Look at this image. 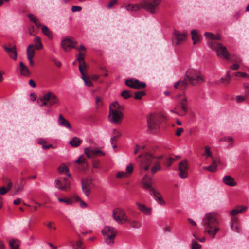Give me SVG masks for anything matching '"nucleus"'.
I'll return each mask as SVG.
<instances>
[{
  "label": "nucleus",
  "instance_id": "f257e3e1",
  "mask_svg": "<svg viewBox=\"0 0 249 249\" xmlns=\"http://www.w3.org/2000/svg\"><path fill=\"white\" fill-rule=\"evenodd\" d=\"M163 155L156 156L151 152H143L137 158L140 170L142 173L150 172L154 175L161 169V160Z\"/></svg>",
  "mask_w": 249,
  "mask_h": 249
},
{
  "label": "nucleus",
  "instance_id": "f03ea898",
  "mask_svg": "<svg viewBox=\"0 0 249 249\" xmlns=\"http://www.w3.org/2000/svg\"><path fill=\"white\" fill-rule=\"evenodd\" d=\"M204 81V76L198 71L189 69L185 74L183 80L178 81L175 83L174 87L176 89L184 90L188 84L195 85L200 84Z\"/></svg>",
  "mask_w": 249,
  "mask_h": 249
},
{
  "label": "nucleus",
  "instance_id": "7ed1b4c3",
  "mask_svg": "<svg viewBox=\"0 0 249 249\" xmlns=\"http://www.w3.org/2000/svg\"><path fill=\"white\" fill-rule=\"evenodd\" d=\"M202 225L204 232L207 233L212 238H214L219 231V220L216 213L211 212L206 213L202 219Z\"/></svg>",
  "mask_w": 249,
  "mask_h": 249
},
{
  "label": "nucleus",
  "instance_id": "20e7f679",
  "mask_svg": "<svg viewBox=\"0 0 249 249\" xmlns=\"http://www.w3.org/2000/svg\"><path fill=\"white\" fill-rule=\"evenodd\" d=\"M160 0H141L140 5L129 4L126 6L127 10L137 11L142 8L151 13H155Z\"/></svg>",
  "mask_w": 249,
  "mask_h": 249
},
{
  "label": "nucleus",
  "instance_id": "39448f33",
  "mask_svg": "<svg viewBox=\"0 0 249 249\" xmlns=\"http://www.w3.org/2000/svg\"><path fill=\"white\" fill-rule=\"evenodd\" d=\"M124 107L119 104L117 102L112 103L109 107V120L115 124H119L123 119L122 111Z\"/></svg>",
  "mask_w": 249,
  "mask_h": 249
},
{
  "label": "nucleus",
  "instance_id": "423d86ee",
  "mask_svg": "<svg viewBox=\"0 0 249 249\" xmlns=\"http://www.w3.org/2000/svg\"><path fill=\"white\" fill-rule=\"evenodd\" d=\"M151 178L146 176L143 178V187L144 189L148 190L150 194L152 196L155 201L160 205H165V202L163 199L161 193L156 191L152 187V183L150 181Z\"/></svg>",
  "mask_w": 249,
  "mask_h": 249
},
{
  "label": "nucleus",
  "instance_id": "0eeeda50",
  "mask_svg": "<svg viewBox=\"0 0 249 249\" xmlns=\"http://www.w3.org/2000/svg\"><path fill=\"white\" fill-rule=\"evenodd\" d=\"M177 99L178 101V104L174 109L172 110L171 111L180 116H184L188 111V100L185 95L184 92H183L182 94L178 95L177 96Z\"/></svg>",
  "mask_w": 249,
  "mask_h": 249
},
{
  "label": "nucleus",
  "instance_id": "6e6552de",
  "mask_svg": "<svg viewBox=\"0 0 249 249\" xmlns=\"http://www.w3.org/2000/svg\"><path fill=\"white\" fill-rule=\"evenodd\" d=\"M164 116L160 114L150 115L147 118L148 128L151 131H156L160 127V124Z\"/></svg>",
  "mask_w": 249,
  "mask_h": 249
},
{
  "label": "nucleus",
  "instance_id": "1a4fd4ad",
  "mask_svg": "<svg viewBox=\"0 0 249 249\" xmlns=\"http://www.w3.org/2000/svg\"><path fill=\"white\" fill-rule=\"evenodd\" d=\"M73 178L71 176V178L68 176L61 177L55 180V187L62 191H68L70 190L71 181Z\"/></svg>",
  "mask_w": 249,
  "mask_h": 249
},
{
  "label": "nucleus",
  "instance_id": "9d476101",
  "mask_svg": "<svg viewBox=\"0 0 249 249\" xmlns=\"http://www.w3.org/2000/svg\"><path fill=\"white\" fill-rule=\"evenodd\" d=\"M209 46L216 52L217 56L222 57L226 59H229V52L226 47L222 44L216 41H212L209 43Z\"/></svg>",
  "mask_w": 249,
  "mask_h": 249
},
{
  "label": "nucleus",
  "instance_id": "9b49d317",
  "mask_svg": "<svg viewBox=\"0 0 249 249\" xmlns=\"http://www.w3.org/2000/svg\"><path fill=\"white\" fill-rule=\"evenodd\" d=\"M116 232V230L111 226H106L103 229L102 233L105 237V240L107 244H112L114 243Z\"/></svg>",
  "mask_w": 249,
  "mask_h": 249
},
{
  "label": "nucleus",
  "instance_id": "f8f14e48",
  "mask_svg": "<svg viewBox=\"0 0 249 249\" xmlns=\"http://www.w3.org/2000/svg\"><path fill=\"white\" fill-rule=\"evenodd\" d=\"M112 216L115 221L121 224L125 223L129 217L127 216L125 211L121 208H117L113 210Z\"/></svg>",
  "mask_w": 249,
  "mask_h": 249
},
{
  "label": "nucleus",
  "instance_id": "ddd939ff",
  "mask_svg": "<svg viewBox=\"0 0 249 249\" xmlns=\"http://www.w3.org/2000/svg\"><path fill=\"white\" fill-rule=\"evenodd\" d=\"M188 33L186 32H181L175 30L174 32L173 36V43L178 45L186 41Z\"/></svg>",
  "mask_w": 249,
  "mask_h": 249
},
{
  "label": "nucleus",
  "instance_id": "4468645a",
  "mask_svg": "<svg viewBox=\"0 0 249 249\" xmlns=\"http://www.w3.org/2000/svg\"><path fill=\"white\" fill-rule=\"evenodd\" d=\"M84 153L88 158H94L105 155V153L99 149L97 148H94L91 147L85 148Z\"/></svg>",
  "mask_w": 249,
  "mask_h": 249
},
{
  "label": "nucleus",
  "instance_id": "2eb2a0df",
  "mask_svg": "<svg viewBox=\"0 0 249 249\" xmlns=\"http://www.w3.org/2000/svg\"><path fill=\"white\" fill-rule=\"evenodd\" d=\"M81 183L83 192L86 196H89L90 193L91 189L94 185L92 179L89 178H83L81 181Z\"/></svg>",
  "mask_w": 249,
  "mask_h": 249
},
{
  "label": "nucleus",
  "instance_id": "dca6fc26",
  "mask_svg": "<svg viewBox=\"0 0 249 249\" xmlns=\"http://www.w3.org/2000/svg\"><path fill=\"white\" fill-rule=\"evenodd\" d=\"M44 99L47 100L49 106L58 105L59 103L58 98L52 92H48L44 94Z\"/></svg>",
  "mask_w": 249,
  "mask_h": 249
},
{
  "label": "nucleus",
  "instance_id": "f3484780",
  "mask_svg": "<svg viewBox=\"0 0 249 249\" xmlns=\"http://www.w3.org/2000/svg\"><path fill=\"white\" fill-rule=\"evenodd\" d=\"M247 210V207L242 205H237L229 211V215L231 218H238V214L243 213Z\"/></svg>",
  "mask_w": 249,
  "mask_h": 249
},
{
  "label": "nucleus",
  "instance_id": "a211bd4d",
  "mask_svg": "<svg viewBox=\"0 0 249 249\" xmlns=\"http://www.w3.org/2000/svg\"><path fill=\"white\" fill-rule=\"evenodd\" d=\"M188 164L186 160L181 161L179 164V176L185 178L188 176Z\"/></svg>",
  "mask_w": 249,
  "mask_h": 249
},
{
  "label": "nucleus",
  "instance_id": "6ab92c4d",
  "mask_svg": "<svg viewBox=\"0 0 249 249\" xmlns=\"http://www.w3.org/2000/svg\"><path fill=\"white\" fill-rule=\"evenodd\" d=\"M125 84L129 87L134 89L144 88L146 84L144 82H140L138 80L127 79L125 81Z\"/></svg>",
  "mask_w": 249,
  "mask_h": 249
},
{
  "label": "nucleus",
  "instance_id": "aec40b11",
  "mask_svg": "<svg viewBox=\"0 0 249 249\" xmlns=\"http://www.w3.org/2000/svg\"><path fill=\"white\" fill-rule=\"evenodd\" d=\"M76 42L72 41L70 38L66 37L61 41V46L65 51H68L69 49L76 48Z\"/></svg>",
  "mask_w": 249,
  "mask_h": 249
},
{
  "label": "nucleus",
  "instance_id": "412c9836",
  "mask_svg": "<svg viewBox=\"0 0 249 249\" xmlns=\"http://www.w3.org/2000/svg\"><path fill=\"white\" fill-rule=\"evenodd\" d=\"M230 227L232 231L236 232L239 233L241 231V228L239 218L231 217Z\"/></svg>",
  "mask_w": 249,
  "mask_h": 249
},
{
  "label": "nucleus",
  "instance_id": "4be33fe9",
  "mask_svg": "<svg viewBox=\"0 0 249 249\" xmlns=\"http://www.w3.org/2000/svg\"><path fill=\"white\" fill-rule=\"evenodd\" d=\"M3 48L11 58L15 60L17 59L16 47H9L6 44H4Z\"/></svg>",
  "mask_w": 249,
  "mask_h": 249
},
{
  "label": "nucleus",
  "instance_id": "5701e85b",
  "mask_svg": "<svg viewBox=\"0 0 249 249\" xmlns=\"http://www.w3.org/2000/svg\"><path fill=\"white\" fill-rule=\"evenodd\" d=\"M211 159L212 160V164L209 166L204 167L203 169L211 172H214L217 170V163L219 162V160L218 158L214 157Z\"/></svg>",
  "mask_w": 249,
  "mask_h": 249
},
{
  "label": "nucleus",
  "instance_id": "b1692460",
  "mask_svg": "<svg viewBox=\"0 0 249 249\" xmlns=\"http://www.w3.org/2000/svg\"><path fill=\"white\" fill-rule=\"evenodd\" d=\"M136 204L137 206L138 209L144 214L146 215H150L151 214V208L148 207L146 206L145 205L141 204L138 202L136 203Z\"/></svg>",
  "mask_w": 249,
  "mask_h": 249
},
{
  "label": "nucleus",
  "instance_id": "393cba45",
  "mask_svg": "<svg viewBox=\"0 0 249 249\" xmlns=\"http://www.w3.org/2000/svg\"><path fill=\"white\" fill-rule=\"evenodd\" d=\"M85 55V53H83L82 51H79V54L77 57V60L78 61L79 65V69H87V66L84 61V56Z\"/></svg>",
  "mask_w": 249,
  "mask_h": 249
},
{
  "label": "nucleus",
  "instance_id": "a878e982",
  "mask_svg": "<svg viewBox=\"0 0 249 249\" xmlns=\"http://www.w3.org/2000/svg\"><path fill=\"white\" fill-rule=\"evenodd\" d=\"M58 122V124L60 126L65 127L70 129H71V124L68 120L65 119L62 114H59Z\"/></svg>",
  "mask_w": 249,
  "mask_h": 249
},
{
  "label": "nucleus",
  "instance_id": "bb28decb",
  "mask_svg": "<svg viewBox=\"0 0 249 249\" xmlns=\"http://www.w3.org/2000/svg\"><path fill=\"white\" fill-rule=\"evenodd\" d=\"M86 69H83L79 70V71L81 74V78L84 81L85 84L88 87H91L93 85L92 82L90 79V78L88 76H87L85 73V71Z\"/></svg>",
  "mask_w": 249,
  "mask_h": 249
},
{
  "label": "nucleus",
  "instance_id": "cd10ccee",
  "mask_svg": "<svg viewBox=\"0 0 249 249\" xmlns=\"http://www.w3.org/2000/svg\"><path fill=\"white\" fill-rule=\"evenodd\" d=\"M125 223H128L132 228L138 229L141 227V223L136 219L128 217Z\"/></svg>",
  "mask_w": 249,
  "mask_h": 249
},
{
  "label": "nucleus",
  "instance_id": "c85d7f7f",
  "mask_svg": "<svg viewBox=\"0 0 249 249\" xmlns=\"http://www.w3.org/2000/svg\"><path fill=\"white\" fill-rule=\"evenodd\" d=\"M223 181L225 184L230 186H234L236 184L234 179L231 176L228 175L223 177Z\"/></svg>",
  "mask_w": 249,
  "mask_h": 249
},
{
  "label": "nucleus",
  "instance_id": "c756f323",
  "mask_svg": "<svg viewBox=\"0 0 249 249\" xmlns=\"http://www.w3.org/2000/svg\"><path fill=\"white\" fill-rule=\"evenodd\" d=\"M191 33L192 35V39L194 45L200 41L201 37L198 34L197 30L195 29L191 31Z\"/></svg>",
  "mask_w": 249,
  "mask_h": 249
},
{
  "label": "nucleus",
  "instance_id": "7c9ffc66",
  "mask_svg": "<svg viewBox=\"0 0 249 249\" xmlns=\"http://www.w3.org/2000/svg\"><path fill=\"white\" fill-rule=\"evenodd\" d=\"M231 79V76L230 74V72L227 71L226 77L221 78L219 81L216 82V83L217 84L222 83L224 85L226 86L230 83Z\"/></svg>",
  "mask_w": 249,
  "mask_h": 249
},
{
  "label": "nucleus",
  "instance_id": "2f4dec72",
  "mask_svg": "<svg viewBox=\"0 0 249 249\" xmlns=\"http://www.w3.org/2000/svg\"><path fill=\"white\" fill-rule=\"evenodd\" d=\"M58 171L60 174L65 175L71 178V174L69 172L68 168L64 164L60 166L58 168Z\"/></svg>",
  "mask_w": 249,
  "mask_h": 249
},
{
  "label": "nucleus",
  "instance_id": "473e14b6",
  "mask_svg": "<svg viewBox=\"0 0 249 249\" xmlns=\"http://www.w3.org/2000/svg\"><path fill=\"white\" fill-rule=\"evenodd\" d=\"M35 48L34 44H30L27 49V57H31L34 58L35 53Z\"/></svg>",
  "mask_w": 249,
  "mask_h": 249
},
{
  "label": "nucleus",
  "instance_id": "72a5a7b5",
  "mask_svg": "<svg viewBox=\"0 0 249 249\" xmlns=\"http://www.w3.org/2000/svg\"><path fill=\"white\" fill-rule=\"evenodd\" d=\"M9 243L11 249H19V241L18 239H11L9 240Z\"/></svg>",
  "mask_w": 249,
  "mask_h": 249
},
{
  "label": "nucleus",
  "instance_id": "f704fd0d",
  "mask_svg": "<svg viewBox=\"0 0 249 249\" xmlns=\"http://www.w3.org/2000/svg\"><path fill=\"white\" fill-rule=\"evenodd\" d=\"M19 67L21 70V72L22 74L25 76H28L30 74V72L28 67L25 66L22 62L19 63Z\"/></svg>",
  "mask_w": 249,
  "mask_h": 249
},
{
  "label": "nucleus",
  "instance_id": "c9c22d12",
  "mask_svg": "<svg viewBox=\"0 0 249 249\" xmlns=\"http://www.w3.org/2000/svg\"><path fill=\"white\" fill-rule=\"evenodd\" d=\"M82 142V140L77 137H74L71 141L69 142V143L72 147H77Z\"/></svg>",
  "mask_w": 249,
  "mask_h": 249
},
{
  "label": "nucleus",
  "instance_id": "e433bc0d",
  "mask_svg": "<svg viewBox=\"0 0 249 249\" xmlns=\"http://www.w3.org/2000/svg\"><path fill=\"white\" fill-rule=\"evenodd\" d=\"M220 141H225L229 143L228 147H231L233 146L234 141L233 139L231 137H224L219 139Z\"/></svg>",
  "mask_w": 249,
  "mask_h": 249
},
{
  "label": "nucleus",
  "instance_id": "4c0bfd02",
  "mask_svg": "<svg viewBox=\"0 0 249 249\" xmlns=\"http://www.w3.org/2000/svg\"><path fill=\"white\" fill-rule=\"evenodd\" d=\"M8 181L7 188L5 187H0V195H3L5 194L12 187L11 182L7 180Z\"/></svg>",
  "mask_w": 249,
  "mask_h": 249
},
{
  "label": "nucleus",
  "instance_id": "58836bf2",
  "mask_svg": "<svg viewBox=\"0 0 249 249\" xmlns=\"http://www.w3.org/2000/svg\"><path fill=\"white\" fill-rule=\"evenodd\" d=\"M203 156H205L206 158H213V157L212 155V152L211 151L210 148L208 146L204 147V152L203 153Z\"/></svg>",
  "mask_w": 249,
  "mask_h": 249
},
{
  "label": "nucleus",
  "instance_id": "ea45409f",
  "mask_svg": "<svg viewBox=\"0 0 249 249\" xmlns=\"http://www.w3.org/2000/svg\"><path fill=\"white\" fill-rule=\"evenodd\" d=\"M35 47L37 50L41 49L43 47L42 44L41 42L40 38L38 36H36L34 39Z\"/></svg>",
  "mask_w": 249,
  "mask_h": 249
},
{
  "label": "nucleus",
  "instance_id": "a19ab883",
  "mask_svg": "<svg viewBox=\"0 0 249 249\" xmlns=\"http://www.w3.org/2000/svg\"><path fill=\"white\" fill-rule=\"evenodd\" d=\"M41 30L43 34L46 35L48 37L52 38V33L47 27L42 25Z\"/></svg>",
  "mask_w": 249,
  "mask_h": 249
},
{
  "label": "nucleus",
  "instance_id": "79ce46f5",
  "mask_svg": "<svg viewBox=\"0 0 249 249\" xmlns=\"http://www.w3.org/2000/svg\"><path fill=\"white\" fill-rule=\"evenodd\" d=\"M71 243L73 248L75 249H84V247L83 246V243L80 240L77 241L75 245H74L73 241L71 242Z\"/></svg>",
  "mask_w": 249,
  "mask_h": 249
},
{
  "label": "nucleus",
  "instance_id": "37998d69",
  "mask_svg": "<svg viewBox=\"0 0 249 249\" xmlns=\"http://www.w3.org/2000/svg\"><path fill=\"white\" fill-rule=\"evenodd\" d=\"M201 245L195 240H193L191 243V249H200Z\"/></svg>",
  "mask_w": 249,
  "mask_h": 249
},
{
  "label": "nucleus",
  "instance_id": "c03bdc74",
  "mask_svg": "<svg viewBox=\"0 0 249 249\" xmlns=\"http://www.w3.org/2000/svg\"><path fill=\"white\" fill-rule=\"evenodd\" d=\"M37 103L41 107L48 105L47 100L44 99V95L42 98L37 99Z\"/></svg>",
  "mask_w": 249,
  "mask_h": 249
},
{
  "label": "nucleus",
  "instance_id": "a18cd8bd",
  "mask_svg": "<svg viewBox=\"0 0 249 249\" xmlns=\"http://www.w3.org/2000/svg\"><path fill=\"white\" fill-rule=\"evenodd\" d=\"M58 200L60 202L65 203L67 205H72L73 201L71 199H67L64 198H58Z\"/></svg>",
  "mask_w": 249,
  "mask_h": 249
},
{
  "label": "nucleus",
  "instance_id": "49530a36",
  "mask_svg": "<svg viewBox=\"0 0 249 249\" xmlns=\"http://www.w3.org/2000/svg\"><path fill=\"white\" fill-rule=\"evenodd\" d=\"M145 95L144 91H141L135 93L134 98L136 99H141L142 97Z\"/></svg>",
  "mask_w": 249,
  "mask_h": 249
},
{
  "label": "nucleus",
  "instance_id": "de8ad7c7",
  "mask_svg": "<svg viewBox=\"0 0 249 249\" xmlns=\"http://www.w3.org/2000/svg\"><path fill=\"white\" fill-rule=\"evenodd\" d=\"M205 36H206V37L210 39L211 40L209 42V44L210 42H212V41H214V39L215 38V36L212 34V33H209V32H206L205 33Z\"/></svg>",
  "mask_w": 249,
  "mask_h": 249
},
{
  "label": "nucleus",
  "instance_id": "09e8293b",
  "mask_svg": "<svg viewBox=\"0 0 249 249\" xmlns=\"http://www.w3.org/2000/svg\"><path fill=\"white\" fill-rule=\"evenodd\" d=\"M46 226L50 229L55 231L56 229V227L55 226V223L54 222L50 221L48 222L46 224Z\"/></svg>",
  "mask_w": 249,
  "mask_h": 249
},
{
  "label": "nucleus",
  "instance_id": "8fccbe9b",
  "mask_svg": "<svg viewBox=\"0 0 249 249\" xmlns=\"http://www.w3.org/2000/svg\"><path fill=\"white\" fill-rule=\"evenodd\" d=\"M247 97L246 95L245 96H237L235 98V100L237 103H241L245 101Z\"/></svg>",
  "mask_w": 249,
  "mask_h": 249
},
{
  "label": "nucleus",
  "instance_id": "3c124183",
  "mask_svg": "<svg viewBox=\"0 0 249 249\" xmlns=\"http://www.w3.org/2000/svg\"><path fill=\"white\" fill-rule=\"evenodd\" d=\"M128 177V173H126V172L124 171L119 172L116 174V178H123Z\"/></svg>",
  "mask_w": 249,
  "mask_h": 249
},
{
  "label": "nucleus",
  "instance_id": "603ef678",
  "mask_svg": "<svg viewBox=\"0 0 249 249\" xmlns=\"http://www.w3.org/2000/svg\"><path fill=\"white\" fill-rule=\"evenodd\" d=\"M23 189V185L22 184L18 185L17 186H15L14 188V190L15 191V194H18L20 192H21Z\"/></svg>",
  "mask_w": 249,
  "mask_h": 249
},
{
  "label": "nucleus",
  "instance_id": "864d4df0",
  "mask_svg": "<svg viewBox=\"0 0 249 249\" xmlns=\"http://www.w3.org/2000/svg\"><path fill=\"white\" fill-rule=\"evenodd\" d=\"M126 173H128V177L132 173L133 171V166L132 164H130L126 167Z\"/></svg>",
  "mask_w": 249,
  "mask_h": 249
},
{
  "label": "nucleus",
  "instance_id": "5fc2aeb1",
  "mask_svg": "<svg viewBox=\"0 0 249 249\" xmlns=\"http://www.w3.org/2000/svg\"><path fill=\"white\" fill-rule=\"evenodd\" d=\"M121 96L124 99H128L131 97V95L129 94V92L127 90L123 91L121 93Z\"/></svg>",
  "mask_w": 249,
  "mask_h": 249
},
{
  "label": "nucleus",
  "instance_id": "6e6d98bb",
  "mask_svg": "<svg viewBox=\"0 0 249 249\" xmlns=\"http://www.w3.org/2000/svg\"><path fill=\"white\" fill-rule=\"evenodd\" d=\"M78 164H85L86 163V159L84 157V156H80L76 161Z\"/></svg>",
  "mask_w": 249,
  "mask_h": 249
},
{
  "label": "nucleus",
  "instance_id": "4d7b16f0",
  "mask_svg": "<svg viewBox=\"0 0 249 249\" xmlns=\"http://www.w3.org/2000/svg\"><path fill=\"white\" fill-rule=\"evenodd\" d=\"M234 75L236 76H240L242 77H248L249 78V75H248L247 73L242 72H236L234 73Z\"/></svg>",
  "mask_w": 249,
  "mask_h": 249
},
{
  "label": "nucleus",
  "instance_id": "13d9d810",
  "mask_svg": "<svg viewBox=\"0 0 249 249\" xmlns=\"http://www.w3.org/2000/svg\"><path fill=\"white\" fill-rule=\"evenodd\" d=\"M100 161L97 160H93L92 161V166L94 168H99Z\"/></svg>",
  "mask_w": 249,
  "mask_h": 249
},
{
  "label": "nucleus",
  "instance_id": "bf43d9fd",
  "mask_svg": "<svg viewBox=\"0 0 249 249\" xmlns=\"http://www.w3.org/2000/svg\"><path fill=\"white\" fill-rule=\"evenodd\" d=\"M96 105L97 108L100 107L102 105V99L100 97H97L96 99Z\"/></svg>",
  "mask_w": 249,
  "mask_h": 249
},
{
  "label": "nucleus",
  "instance_id": "052dcab7",
  "mask_svg": "<svg viewBox=\"0 0 249 249\" xmlns=\"http://www.w3.org/2000/svg\"><path fill=\"white\" fill-rule=\"evenodd\" d=\"M244 87L245 89V95L248 96V94H249V84L245 83L244 84Z\"/></svg>",
  "mask_w": 249,
  "mask_h": 249
},
{
  "label": "nucleus",
  "instance_id": "680f3d73",
  "mask_svg": "<svg viewBox=\"0 0 249 249\" xmlns=\"http://www.w3.org/2000/svg\"><path fill=\"white\" fill-rule=\"evenodd\" d=\"M28 18L34 23H36V21H37V19H36V18L32 14H29Z\"/></svg>",
  "mask_w": 249,
  "mask_h": 249
},
{
  "label": "nucleus",
  "instance_id": "e2e57ef3",
  "mask_svg": "<svg viewBox=\"0 0 249 249\" xmlns=\"http://www.w3.org/2000/svg\"><path fill=\"white\" fill-rule=\"evenodd\" d=\"M117 138L113 136L111 138V144L113 145V148H115L116 147V144H115V143L117 142Z\"/></svg>",
  "mask_w": 249,
  "mask_h": 249
},
{
  "label": "nucleus",
  "instance_id": "0e129e2a",
  "mask_svg": "<svg viewBox=\"0 0 249 249\" xmlns=\"http://www.w3.org/2000/svg\"><path fill=\"white\" fill-rule=\"evenodd\" d=\"M81 9V7L79 6H73L71 8V10L73 12L80 11Z\"/></svg>",
  "mask_w": 249,
  "mask_h": 249
},
{
  "label": "nucleus",
  "instance_id": "69168bd1",
  "mask_svg": "<svg viewBox=\"0 0 249 249\" xmlns=\"http://www.w3.org/2000/svg\"><path fill=\"white\" fill-rule=\"evenodd\" d=\"M139 152H141L142 153L144 151H141V147L139 145L137 144L136 145V149L135 150L134 153V154H137Z\"/></svg>",
  "mask_w": 249,
  "mask_h": 249
},
{
  "label": "nucleus",
  "instance_id": "338daca9",
  "mask_svg": "<svg viewBox=\"0 0 249 249\" xmlns=\"http://www.w3.org/2000/svg\"><path fill=\"white\" fill-rule=\"evenodd\" d=\"M113 136L118 138L120 136V134L117 130L114 129L113 130Z\"/></svg>",
  "mask_w": 249,
  "mask_h": 249
},
{
  "label": "nucleus",
  "instance_id": "774afa93",
  "mask_svg": "<svg viewBox=\"0 0 249 249\" xmlns=\"http://www.w3.org/2000/svg\"><path fill=\"white\" fill-rule=\"evenodd\" d=\"M117 1V0H111L108 4V8H110L112 7L114 4L116 3Z\"/></svg>",
  "mask_w": 249,
  "mask_h": 249
}]
</instances>
